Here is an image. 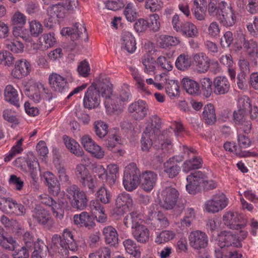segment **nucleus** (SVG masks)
Segmentation results:
<instances>
[{
	"mask_svg": "<svg viewBox=\"0 0 258 258\" xmlns=\"http://www.w3.org/2000/svg\"><path fill=\"white\" fill-rule=\"evenodd\" d=\"M131 98V92L128 86H126L120 91L118 96L110 100V103L113 109H120L122 106L123 107L124 103L130 101Z\"/></svg>",
	"mask_w": 258,
	"mask_h": 258,
	"instance_id": "nucleus-19",
	"label": "nucleus"
},
{
	"mask_svg": "<svg viewBox=\"0 0 258 258\" xmlns=\"http://www.w3.org/2000/svg\"><path fill=\"white\" fill-rule=\"evenodd\" d=\"M15 200L11 198H6L0 196V210L6 213L13 210Z\"/></svg>",
	"mask_w": 258,
	"mask_h": 258,
	"instance_id": "nucleus-53",
	"label": "nucleus"
},
{
	"mask_svg": "<svg viewBox=\"0 0 258 258\" xmlns=\"http://www.w3.org/2000/svg\"><path fill=\"white\" fill-rule=\"evenodd\" d=\"M32 218L34 223L44 228L49 230L53 227L54 220L49 211L42 207L37 206L32 211Z\"/></svg>",
	"mask_w": 258,
	"mask_h": 258,
	"instance_id": "nucleus-7",
	"label": "nucleus"
},
{
	"mask_svg": "<svg viewBox=\"0 0 258 258\" xmlns=\"http://www.w3.org/2000/svg\"><path fill=\"white\" fill-rule=\"evenodd\" d=\"M45 88L41 84L33 83L30 86H25L24 92L26 94L31 100H33L35 103H39L41 100V96L40 94V89Z\"/></svg>",
	"mask_w": 258,
	"mask_h": 258,
	"instance_id": "nucleus-25",
	"label": "nucleus"
},
{
	"mask_svg": "<svg viewBox=\"0 0 258 258\" xmlns=\"http://www.w3.org/2000/svg\"><path fill=\"white\" fill-rule=\"evenodd\" d=\"M68 199L70 200L72 206L78 210H84L87 206L88 199L86 193L81 190L76 184H72L66 189Z\"/></svg>",
	"mask_w": 258,
	"mask_h": 258,
	"instance_id": "nucleus-4",
	"label": "nucleus"
},
{
	"mask_svg": "<svg viewBox=\"0 0 258 258\" xmlns=\"http://www.w3.org/2000/svg\"><path fill=\"white\" fill-rule=\"evenodd\" d=\"M77 71L80 76L83 77H88L90 72L89 63L86 60L80 62L77 68Z\"/></svg>",
	"mask_w": 258,
	"mask_h": 258,
	"instance_id": "nucleus-62",
	"label": "nucleus"
},
{
	"mask_svg": "<svg viewBox=\"0 0 258 258\" xmlns=\"http://www.w3.org/2000/svg\"><path fill=\"white\" fill-rule=\"evenodd\" d=\"M243 47L251 59L254 66L257 65L258 49L257 42L252 39L245 40L243 42Z\"/></svg>",
	"mask_w": 258,
	"mask_h": 258,
	"instance_id": "nucleus-26",
	"label": "nucleus"
},
{
	"mask_svg": "<svg viewBox=\"0 0 258 258\" xmlns=\"http://www.w3.org/2000/svg\"><path fill=\"white\" fill-rule=\"evenodd\" d=\"M174 237L173 232L168 230H165L161 232L156 238L155 242L161 244L168 242L172 239Z\"/></svg>",
	"mask_w": 258,
	"mask_h": 258,
	"instance_id": "nucleus-58",
	"label": "nucleus"
},
{
	"mask_svg": "<svg viewBox=\"0 0 258 258\" xmlns=\"http://www.w3.org/2000/svg\"><path fill=\"white\" fill-rule=\"evenodd\" d=\"M189 240L192 247L196 249H200L207 246L208 243V237L205 232L196 230L190 233L189 236Z\"/></svg>",
	"mask_w": 258,
	"mask_h": 258,
	"instance_id": "nucleus-16",
	"label": "nucleus"
},
{
	"mask_svg": "<svg viewBox=\"0 0 258 258\" xmlns=\"http://www.w3.org/2000/svg\"><path fill=\"white\" fill-rule=\"evenodd\" d=\"M150 121L145 130L149 128L148 131L152 134L153 138H156L160 134L161 119L157 115H154L150 117Z\"/></svg>",
	"mask_w": 258,
	"mask_h": 258,
	"instance_id": "nucleus-30",
	"label": "nucleus"
},
{
	"mask_svg": "<svg viewBox=\"0 0 258 258\" xmlns=\"http://www.w3.org/2000/svg\"><path fill=\"white\" fill-rule=\"evenodd\" d=\"M141 219L140 215L136 212H132L126 215L123 220L124 224L127 228L131 227L135 229L141 225Z\"/></svg>",
	"mask_w": 258,
	"mask_h": 258,
	"instance_id": "nucleus-37",
	"label": "nucleus"
},
{
	"mask_svg": "<svg viewBox=\"0 0 258 258\" xmlns=\"http://www.w3.org/2000/svg\"><path fill=\"white\" fill-rule=\"evenodd\" d=\"M73 221L75 225L88 229L93 228L95 226L93 217L87 212L75 214L73 217Z\"/></svg>",
	"mask_w": 258,
	"mask_h": 258,
	"instance_id": "nucleus-21",
	"label": "nucleus"
},
{
	"mask_svg": "<svg viewBox=\"0 0 258 258\" xmlns=\"http://www.w3.org/2000/svg\"><path fill=\"white\" fill-rule=\"evenodd\" d=\"M128 69L134 79L137 82L138 88L145 92L147 95L151 94L150 92L145 87L144 80L139 74L138 70L134 66H128Z\"/></svg>",
	"mask_w": 258,
	"mask_h": 258,
	"instance_id": "nucleus-39",
	"label": "nucleus"
},
{
	"mask_svg": "<svg viewBox=\"0 0 258 258\" xmlns=\"http://www.w3.org/2000/svg\"><path fill=\"white\" fill-rule=\"evenodd\" d=\"M201 93L206 98L209 97L213 92L212 84L213 82L209 78H204L201 79Z\"/></svg>",
	"mask_w": 258,
	"mask_h": 258,
	"instance_id": "nucleus-47",
	"label": "nucleus"
},
{
	"mask_svg": "<svg viewBox=\"0 0 258 258\" xmlns=\"http://www.w3.org/2000/svg\"><path fill=\"white\" fill-rule=\"evenodd\" d=\"M49 85L55 92L64 93L69 89L66 79L56 73L51 74L48 78Z\"/></svg>",
	"mask_w": 258,
	"mask_h": 258,
	"instance_id": "nucleus-15",
	"label": "nucleus"
},
{
	"mask_svg": "<svg viewBox=\"0 0 258 258\" xmlns=\"http://www.w3.org/2000/svg\"><path fill=\"white\" fill-rule=\"evenodd\" d=\"M217 0H211L208 12L212 16H216L224 26H233L236 21L235 12L231 5L224 1L216 4Z\"/></svg>",
	"mask_w": 258,
	"mask_h": 258,
	"instance_id": "nucleus-2",
	"label": "nucleus"
},
{
	"mask_svg": "<svg viewBox=\"0 0 258 258\" xmlns=\"http://www.w3.org/2000/svg\"><path fill=\"white\" fill-rule=\"evenodd\" d=\"M45 179L49 192L54 196H57L60 192V186L54 175L50 172H48L45 176Z\"/></svg>",
	"mask_w": 258,
	"mask_h": 258,
	"instance_id": "nucleus-34",
	"label": "nucleus"
},
{
	"mask_svg": "<svg viewBox=\"0 0 258 258\" xmlns=\"http://www.w3.org/2000/svg\"><path fill=\"white\" fill-rule=\"evenodd\" d=\"M132 204L133 200L130 195L126 192L121 193L116 198L114 213L117 215H122Z\"/></svg>",
	"mask_w": 258,
	"mask_h": 258,
	"instance_id": "nucleus-13",
	"label": "nucleus"
},
{
	"mask_svg": "<svg viewBox=\"0 0 258 258\" xmlns=\"http://www.w3.org/2000/svg\"><path fill=\"white\" fill-rule=\"evenodd\" d=\"M149 27L148 28L153 32H157L159 31L160 28V18L158 14H153L150 15L149 18Z\"/></svg>",
	"mask_w": 258,
	"mask_h": 258,
	"instance_id": "nucleus-55",
	"label": "nucleus"
},
{
	"mask_svg": "<svg viewBox=\"0 0 258 258\" xmlns=\"http://www.w3.org/2000/svg\"><path fill=\"white\" fill-rule=\"evenodd\" d=\"M228 199L223 193L214 195L205 203V209L209 213H215L222 210L228 204Z\"/></svg>",
	"mask_w": 258,
	"mask_h": 258,
	"instance_id": "nucleus-8",
	"label": "nucleus"
},
{
	"mask_svg": "<svg viewBox=\"0 0 258 258\" xmlns=\"http://www.w3.org/2000/svg\"><path fill=\"white\" fill-rule=\"evenodd\" d=\"M164 87L169 97H175L179 95V86L177 81L165 78Z\"/></svg>",
	"mask_w": 258,
	"mask_h": 258,
	"instance_id": "nucleus-31",
	"label": "nucleus"
},
{
	"mask_svg": "<svg viewBox=\"0 0 258 258\" xmlns=\"http://www.w3.org/2000/svg\"><path fill=\"white\" fill-rule=\"evenodd\" d=\"M180 42L179 39L175 37L169 35H162L159 37L160 46L163 48L170 46H176Z\"/></svg>",
	"mask_w": 258,
	"mask_h": 258,
	"instance_id": "nucleus-48",
	"label": "nucleus"
},
{
	"mask_svg": "<svg viewBox=\"0 0 258 258\" xmlns=\"http://www.w3.org/2000/svg\"><path fill=\"white\" fill-rule=\"evenodd\" d=\"M179 194L178 190L172 186L165 187L161 192L162 206L166 210H170L175 206Z\"/></svg>",
	"mask_w": 258,
	"mask_h": 258,
	"instance_id": "nucleus-9",
	"label": "nucleus"
},
{
	"mask_svg": "<svg viewBox=\"0 0 258 258\" xmlns=\"http://www.w3.org/2000/svg\"><path fill=\"white\" fill-rule=\"evenodd\" d=\"M89 258H111V250L108 247H102L89 255Z\"/></svg>",
	"mask_w": 258,
	"mask_h": 258,
	"instance_id": "nucleus-56",
	"label": "nucleus"
},
{
	"mask_svg": "<svg viewBox=\"0 0 258 258\" xmlns=\"http://www.w3.org/2000/svg\"><path fill=\"white\" fill-rule=\"evenodd\" d=\"M140 175V172L135 163H131L125 167L123 184L126 190L132 191L137 187Z\"/></svg>",
	"mask_w": 258,
	"mask_h": 258,
	"instance_id": "nucleus-5",
	"label": "nucleus"
},
{
	"mask_svg": "<svg viewBox=\"0 0 258 258\" xmlns=\"http://www.w3.org/2000/svg\"><path fill=\"white\" fill-rule=\"evenodd\" d=\"M194 64L198 73H206L210 67V59L204 52L195 54L193 56Z\"/></svg>",
	"mask_w": 258,
	"mask_h": 258,
	"instance_id": "nucleus-20",
	"label": "nucleus"
},
{
	"mask_svg": "<svg viewBox=\"0 0 258 258\" xmlns=\"http://www.w3.org/2000/svg\"><path fill=\"white\" fill-rule=\"evenodd\" d=\"M191 64L190 57L185 54H180L175 61V66L177 69L184 71L188 69Z\"/></svg>",
	"mask_w": 258,
	"mask_h": 258,
	"instance_id": "nucleus-49",
	"label": "nucleus"
},
{
	"mask_svg": "<svg viewBox=\"0 0 258 258\" xmlns=\"http://www.w3.org/2000/svg\"><path fill=\"white\" fill-rule=\"evenodd\" d=\"M219 246L221 247L232 246L241 247L242 244L238 240L235 235L230 231H223L218 234Z\"/></svg>",
	"mask_w": 258,
	"mask_h": 258,
	"instance_id": "nucleus-17",
	"label": "nucleus"
},
{
	"mask_svg": "<svg viewBox=\"0 0 258 258\" xmlns=\"http://www.w3.org/2000/svg\"><path fill=\"white\" fill-rule=\"evenodd\" d=\"M112 91L109 79L100 76L87 89L83 99L84 106L88 109L98 107L101 102V97L109 99Z\"/></svg>",
	"mask_w": 258,
	"mask_h": 258,
	"instance_id": "nucleus-1",
	"label": "nucleus"
},
{
	"mask_svg": "<svg viewBox=\"0 0 258 258\" xmlns=\"http://www.w3.org/2000/svg\"><path fill=\"white\" fill-rule=\"evenodd\" d=\"M224 224L231 229H241L245 227L246 223L237 213L228 212L223 216Z\"/></svg>",
	"mask_w": 258,
	"mask_h": 258,
	"instance_id": "nucleus-11",
	"label": "nucleus"
},
{
	"mask_svg": "<svg viewBox=\"0 0 258 258\" xmlns=\"http://www.w3.org/2000/svg\"><path fill=\"white\" fill-rule=\"evenodd\" d=\"M90 208L92 213L98 216L99 221L104 222L106 216L105 214V210L104 207L100 204L98 200H92L90 202Z\"/></svg>",
	"mask_w": 258,
	"mask_h": 258,
	"instance_id": "nucleus-33",
	"label": "nucleus"
},
{
	"mask_svg": "<svg viewBox=\"0 0 258 258\" xmlns=\"http://www.w3.org/2000/svg\"><path fill=\"white\" fill-rule=\"evenodd\" d=\"M214 93L218 95L227 94L230 88L228 79L224 76L216 77L213 81Z\"/></svg>",
	"mask_w": 258,
	"mask_h": 258,
	"instance_id": "nucleus-23",
	"label": "nucleus"
},
{
	"mask_svg": "<svg viewBox=\"0 0 258 258\" xmlns=\"http://www.w3.org/2000/svg\"><path fill=\"white\" fill-rule=\"evenodd\" d=\"M14 61V57L12 53L7 51H0V64L11 66Z\"/></svg>",
	"mask_w": 258,
	"mask_h": 258,
	"instance_id": "nucleus-59",
	"label": "nucleus"
},
{
	"mask_svg": "<svg viewBox=\"0 0 258 258\" xmlns=\"http://www.w3.org/2000/svg\"><path fill=\"white\" fill-rule=\"evenodd\" d=\"M134 237L138 242L145 243L148 241L150 237V231L144 225H141L133 231Z\"/></svg>",
	"mask_w": 258,
	"mask_h": 258,
	"instance_id": "nucleus-29",
	"label": "nucleus"
},
{
	"mask_svg": "<svg viewBox=\"0 0 258 258\" xmlns=\"http://www.w3.org/2000/svg\"><path fill=\"white\" fill-rule=\"evenodd\" d=\"M124 15L128 21H134L138 17L137 13L132 4H128L124 11Z\"/></svg>",
	"mask_w": 258,
	"mask_h": 258,
	"instance_id": "nucleus-63",
	"label": "nucleus"
},
{
	"mask_svg": "<svg viewBox=\"0 0 258 258\" xmlns=\"http://www.w3.org/2000/svg\"><path fill=\"white\" fill-rule=\"evenodd\" d=\"M203 117L208 124H213L216 121L215 110L213 104H209L205 106L203 112Z\"/></svg>",
	"mask_w": 258,
	"mask_h": 258,
	"instance_id": "nucleus-35",
	"label": "nucleus"
},
{
	"mask_svg": "<svg viewBox=\"0 0 258 258\" xmlns=\"http://www.w3.org/2000/svg\"><path fill=\"white\" fill-rule=\"evenodd\" d=\"M184 154L188 159L184 163L182 170L187 173L191 170L199 169L202 166V159L198 156L197 151L192 148L183 146Z\"/></svg>",
	"mask_w": 258,
	"mask_h": 258,
	"instance_id": "nucleus-6",
	"label": "nucleus"
},
{
	"mask_svg": "<svg viewBox=\"0 0 258 258\" xmlns=\"http://www.w3.org/2000/svg\"><path fill=\"white\" fill-rule=\"evenodd\" d=\"M52 244L57 248L58 252L62 256L69 255V249L74 251L77 250V245L74 239L72 232L67 229L64 230L62 236L58 234L54 235L52 237Z\"/></svg>",
	"mask_w": 258,
	"mask_h": 258,
	"instance_id": "nucleus-3",
	"label": "nucleus"
},
{
	"mask_svg": "<svg viewBox=\"0 0 258 258\" xmlns=\"http://www.w3.org/2000/svg\"><path fill=\"white\" fill-rule=\"evenodd\" d=\"M186 180L188 182L186 190L189 194L194 195L199 191L201 184L206 181L207 176L202 171H197L187 176Z\"/></svg>",
	"mask_w": 258,
	"mask_h": 258,
	"instance_id": "nucleus-10",
	"label": "nucleus"
},
{
	"mask_svg": "<svg viewBox=\"0 0 258 258\" xmlns=\"http://www.w3.org/2000/svg\"><path fill=\"white\" fill-rule=\"evenodd\" d=\"M157 178V174L153 171L143 172L141 179L142 188L146 191H150L155 186Z\"/></svg>",
	"mask_w": 258,
	"mask_h": 258,
	"instance_id": "nucleus-22",
	"label": "nucleus"
},
{
	"mask_svg": "<svg viewBox=\"0 0 258 258\" xmlns=\"http://www.w3.org/2000/svg\"><path fill=\"white\" fill-rule=\"evenodd\" d=\"M164 172L169 178L177 176L180 171V166L175 163L173 159H170L164 164Z\"/></svg>",
	"mask_w": 258,
	"mask_h": 258,
	"instance_id": "nucleus-41",
	"label": "nucleus"
},
{
	"mask_svg": "<svg viewBox=\"0 0 258 258\" xmlns=\"http://www.w3.org/2000/svg\"><path fill=\"white\" fill-rule=\"evenodd\" d=\"M80 183L84 188L88 189L91 193L95 191L97 186V182L91 174L81 181Z\"/></svg>",
	"mask_w": 258,
	"mask_h": 258,
	"instance_id": "nucleus-52",
	"label": "nucleus"
},
{
	"mask_svg": "<svg viewBox=\"0 0 258 258\" xmlns=\"http://www.w3.org/2000/svg\"><path fill=\"white\" fill-rule=\"evenodd\" d=\"M148 110L147 103L140 99L132 103L128 107V112L133 114L137 119L139 120L144 119L147 115Z\"/></svg>",
	"mask_w": 258,
	"mask_h": 258,
	"instance_id": "nucleus-14",
	"label": "nucleus"
},
{
	"mask_svg": "<svg viewBox=\"0 0 258 258\" xmlns=\"http://www.w3.org/2000/svg\"><path fill=\"white\" fill-rule=\"evenodd\" d=\"M105 242L107 244L115 246L118 243V234L112 226L105 227L102 230Z\"/></svg>",
	"mask_w": 258,
	"mask_h": 258,
	"instance_id": "nucleus-27",
	"label": "nucleus"
},
{
	"mask_svg": "<svg viewBox=\"0 0 258 258\" xmlns=\"http://www.w3.org/2000/svg\"><path fill=\"white\" fill-rule=\"evenodd\" d=\"M32 250L23 245L20 248L13 250V255L14 258H29L30 251Z\"/></svg>",
	"mask_w": 258,
	"mask_h": 258,
	"instance_id": "nucleus-64",
	"label": "nucleus"
},
{
	"mask_svg": "<svg viewBox=\"0 0 258 258\" xmlns=\"http://www.w3.org/2000/svg\"><path fill=\"white\" fill-rule=\"evenodd\" d=\"M96 196L98 201L104 204L109 203L111 197L110 192L104 185L101 186L97 191Z\"/></svg>",
	"mask_w": 258,
	"mask_h": 258,
	"instance_id": "nucleus-51",
	"label": "nucleus"
},
{
	"mask_svg": "<svg viewBox=\"0 0 258 258\" xmlns=\"http://www.w3.org/2000/svg\"><path fill=\"white\" fill-rule=\"evenodd\" d=\"M86 29L84 23H76L72 27L63 28L60 33L63 36H70L72 40L74 41L83 37H87Z\"/></svg>",
	"mask_w": 258,
	"mask_h": 258,
	"instance_id": "nucleus-12",
	"label": "nucleus"
},
{
	"mask_svg": "<svg viewBox=\"0 0 258 258\" xmlns=\"http://www.w3.org/2000/svg\"><path fill=\"white\" fill-rule=\"evenodd\" d=\"M149 130L148 128L147 130H145L141 140L142 150L145 152L149 151L150 149L152 146V140L156 139L153 138L152 134L148 131Z\"/></svg>",
	"mask_w": 258,
	"mask_h": 258,
	"instance_id": "nucleus-46",
	"label": "nucleus"
},
{
	"mask_svg": "<svg viewBox=\"0 0 258 258\" xmlns=\"http://www.w3.org/2000/svg\"><path fill=\"white\" fill-rule=\"evenodd\" d=\"M238 65L240 71V73L247 75L250 73L251 67L249 62L248 59L244 56L240 57L238 60Z\"/></svg>",
	"mask_w": 258,
	"mask_h": 258,
	"instance_id": "nucleus-61",
	"label": "nucleus"
},
{
	"mask_svg": "<svg viewBox=\"0 0 258 258\" xmlns=\"http://www.w3.org/2000/svg\"><path fill=\"white\" fill-rule=\"evenodd\" d=\"M5 45L8 50L16 53H21L24 50L23 44L16 39H7Z\"/></svg>",
	"mask_w": 258,
	"mask_h": 258,
	"instance_id": "nucleus-44",
	"label": "nucleus"
},
{
	"mask_svg": "<svg viewBox=\"0 0 258 258\" xmlns=\"http://www.w3.org/2000/svg\"><path fill=\"white\" fill-rule=\"evenodd\" d=\"M94 130L96 135L99 138H104L108 133V125L101 120L94 122Z\"/></svg>",
	"mask_w": 258,
	"mask_h": 258,
	"instance_id": "nucleus-50",
	"label": "nucleus"
},
{
	"mask_svg": "<svg viewBox=\"0 0 258 258\" xmlns=\"http://www.w3.org/2000/svg\"><path fill=\"white\" fill-rule=\"evenodd\" d=\"M5 99L6 101L18 107L20 101L19 94L17 89L12 85H7L4 91Z\"/></svg>",
	"mask_w": 258,
	"mask_h": 258,
	"instance_id": "nucleus-28",
	"label": "nucleus"
},
{
	"mask_svg": "<svg viewBox=\"0 0 258 258\" xmlns=\"http://www.w3.org/2000/svg\"><path fill=\"white\" fill-rule=\"evenodd\" d=\"M64 202L59 199L54 200L50 207L53 214L57 220L61 221L64 218Z\"/></svg>",
	"mask_w": 258,
	"mask_h": 258,
	"instance_id": "nucleus-42",
	"label": "nucleus"
},
{
	"mask_svg": "<svg viewBox=\"0 0 258 258\" xmlns=\"http://www.w3.org/2000/svg\"><path fill=\"white\" fill-rule=\"evenodd\" d=\"M22 240L24 243L23 245L31 250L33 249V247L37 243V240L35 241V238L32 233L29 231H26L24 233Z\"/></svg>",
	"mask_w": 258,
	"mask_h": 258,
	"instance_id": "nucleus-57",
	"label": "nucleus"
},
{
	"mask_svg": "<svg viewBox=\"0 0 258 258\" xmlns=\"http://www.w3.org/2000/svg\"><path fill=\"white\" fill-rule=\"evenodd\" d=\"M121 44L127 52L132 53L136 49V43L135 37L128 31H123L121 35Z\"/></svg>",
	"mask_w": 258,
	"mask_h": 258,
	"instance_id": "nucleus-24",
	"label": "nucleus"
},
{
	"mask_svg": "<svg viewBox=\"0 0 258 258\" xmlns=\"http://www.w3.org/2000/svg\"><path fill=\"white\" fill-rule=\"evenodd\" d=\"M123 244L127 253L135 258H140L141 252L138 248L135 241L131 239H127L123 241Z\"/></svg>",
	"mask_w": 258,
	"mask_h": 258,
	"instance_id": "nucleus-38",
	"label": "nucleus"
},
{
	"mask_svg": "<svg viewBox=\"0 0 258 258\" xmlns=\"http://www.w3.org/2000/svg\"><path fill=\"white\" fill-rule=\"evenodd\" d=\"M31 71L30 62L25 59H19L16 61L15 68L12 70V76L20 79L28 76Z\"/></svg>",
	"mask_w": 258,
	"mask_h": 258,
	"instance_id": "nucleus-18",
	"label": "nucleus"
},
{
	"mask_svg": "<svg viewBox=\"0 0 258 258\" xmlns=\"http://www.w3.org/2000/svg\"><path fill=\"white\" fill-rule=\"evenodd\" d=\"M182 83L183 88L187 93L192 95H198L201 93L200 85L196 81L184 78Z\"/></svg>",
	"mask_w": 258,
	"mask_h": 258,
	"instance_id": "nucleus-32",
	"label": "nucleus"
},
{
	"mask_svg": "<svg viewBox=\"0 0 258 258\" xmlns=\"http://www.w3.org/2000/svg\"><path fill=\"white\" fill-rule=\"evenodd\" d=\"M66 8L60 4L49 6L47 10L48 16L52 18L61 19L66 15Z\"/></svg>",
	"mask_w": 258,
	"mask_h": 258,
	"instance_id": "nucleus-36",
	"label": "nucleus"
},
{
	"mask_svg": "<svg viewBox=\"0 0 258 258\" xmlns=\"http://www.w3.org/2000/svg\"><path fill=\"white\" fill-rule=\"evenodd\" d=\"M63 141L67 148L77 156H82L84 152L80 149L79 144L74 139L67 136L63 137Z\"/></svg>",
	"mask_w": 258,
	"mask_h": 258,
	"instance_id": "nucleus-40",
	"label": "nucleus"
},
{
	"mask_svg": "<svg viewBox=\"0 0 258 258\" xmlns=\"http://www.w3.org/2000/svg\"><path fill=\"white\" fill-rule=\"evenodd\" d=\"M30 32L33 37H38L43 32V27L41 24L36 20L30 22Z\"/></svg>",
	"mask_w": 258,
	"mask_h": 258,
	"instance_id": "nucleus-60",
	"label": "nucleus"
},
{
	"mask_svg": "<svg viewBox=\"0 0 258 258\" xmlns=\"http://www.w3.org/2000/svg\"><path fill=\"white\" fill-rule=\"evenodd\" d=\"M90 175L89 170L85 165L82 164L77 165L75 169V175L79 182Z\"/></svg>",
	"mask_w": 258,
	"mask_h": 258,
	"instance_id": "nucleus-54",
	"label": "nucleus"
},
{
	"mask_svg": "<svg viewBox=\"0 0 258 258\" xmlns=\"http://www.w3.org/2000/svg\"><path fill=\"white\" fill-rule=\"evenodd\" d=\"M179 33L184 36L191 38L198 36L199 34L196 26L190 22L183 23Z\"/></svg>",
	"mask_w": 258,
	"mask_h": 258,
	"instance_id": "nucleus-43",
	"label": "nucleus"
},
{
	"mask_svg": "<svg viewBox=\"0 0 258 258\" xmlns=\"http://www.w3.org/2000/svg\"><path fill=\"white\" fill-rule=\"evenodd\" d=\"M33 248L34 251L31 254V258H42L46 254L48 249L47 246L39 239H37V243Z\"/></svg>",
	"mask_w": 258,
	"mask_h": 258,
	"instance_id": "nucleus-45",
	"label": "nucleus"
}]
</instances>
